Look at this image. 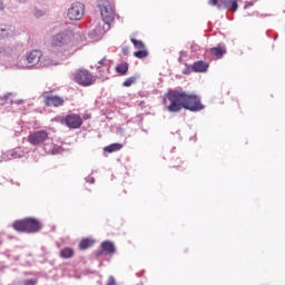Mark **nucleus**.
<instances>
[{
	"instance_id": "obj_8",
	"label": "nucleus",
	"mask_w": 285,
	"mask_h": 285,
	"mask_svg": "<svg viewBox=\"0 0 285 285\" xmlns=\"http://www.w3.org/2000/svg\"><path fill=\"white\" fill-rule=\"evenodd\" d=\"M42 55L43 53H41V50H31L27 56V63L24 66L21 65V68H35V66L41 61Z\"/></svg>"
},
{
	"instance_id": "obj_4",
	"label": "nucleus",
	"mask_w": 285,
	"mask_h": 285,
	"mask_svg": "<svg viewBox=\"0 0 285 285\" xmlns=\"http://www.w3.org/2000/svg\"><path fill=\"white\" fill-rule=\"evenodd\" d=\"M97 8L100 10L102 21L110 26L115 21V9L108 0H98Z\"/></svg>"
},
{
	"instance_id": "obj_26",
	"label": "nucleus",
	"mask_w": 285,
	"mask_h": 285,
	"mask_svg": "<svg viewBox=\"0 0 285 285\" xmlns=\"http://www.w3.org/2000/svg\"><path fill=\"white\" fill-rule=\"evenodd\" d=\"M107 285H116L115 277L110 276V277L108 278Z\"/></svg>"
},
{
	"instance_id": "obj_1",
	"label": "nucleus",
	"mask_w": 285,
	"mask_h": 285,
	"mask_svg": "<svg viewBox=\"0 0 285 285\" xmlns=\"http://www.w3.org/2000/svg\"><path fill=\"white\" fill-rule=\"evenodd\" d=\"M165 108L168 112H180V110H190L199 112L204 110L202 99L197 95L187 94L186 91L169 90L164 98Z\"/></svg>"
},
{
	"instance_id": "obj_24",
	"label": "nucleus",
	"mask_w": 285,
	"mask_h": 285,
	"mask_svg": "<svg viewBox=\"0 0 285 285\" xmlns=\"http://www.w3.org/2000/svg\"><path fill=\"white\" fill-rule=\"evenodd\" d=\"M24 285H37V278H29L23 281Z\"/></svg>"
},
{
	"instance_id": "obj_5",
	"label": "nucleus",
	"mask_w": 285,
	"mask_h": 285,
	"mask_svg": "<svg viewBox=\"0 0 285 285\" xmlns=\"http://www.w3.org/2000/svg\"><path fill=\"white\" fill-rule=\"evenodd\" d=\"M73 81L82 88H88L95 83V77L88 69H78L73 72Z\"/></svg>"
},
{
	"instance_id": "obj_18",
	"label": "nucleus",
	"mask_w": 285,
	"mask_h": 285,
	"mask_svg": "<svg viewBox=\"0 0 285 285\" xmlns=\"http://www.w3.org/2000/svg\"><path fill=\"white\" fill-rule=\"evenodd\" d=\"M116 71L118 72V75H126V72H128V62L117 65Z\"/></svg>"
},
{
	"instance_id": "obj_15",
	"label": "nucleus",
	"mask_w": 285,
	"mask_h": 285,
	"mask_svg": "<svg viewBox=\"0 0 285 285\" xmlns=\"http://www.w3.org/2000/svg\"><path fill=\"white\" fill-rule=\"evenodd\" d=\"M101 249L107 255H115V244H112L111 242H108V240L102 242Z\"/></svg>"
},
{
	"instance_id": "obj_30",
	"label": "nucleus",
	"mask_w": 285,
	"mask_h": 285,
	"mask_svg": "<svg viewBox=\"0 0 285 285\" xmlns=\"http://www.w3.org/2000/svg\"><path fill=\"white\" fill-rule=\"evenodd\" d=\"M0 55H1V49H0Z\"/></svg>"
},
{
	"instance_id": "obj_21",
	"label": "nucleus",
	"mask_w": 285,
	"mask_h": 285,
	"mask_svg": "<svg viewBox=\"0 0 285 285\" xmlns=\"http://www.w3.org/2000/svg\"><path fill=\"white\" fill-rule=\"evenodd\" d=\"M135 81H137V78H136V77L127 78V79L122 82V86H125V88H130V86H132V83H135Z\"/></svg>"
},
{
	"instance_id": "obj_12",
	"label": "nucleus",
	"mask_w": 285,
	"mask_h": 285,
	"mask_svg": "<svg viewBox=\"0 0 285 285\" xmlns=\"http://www.w3.org/2000/svg\"><path fill=\"white\" fill-rule=\"evenodd\" d=\"M191 70L194 72H206L208 70V63L204 60H199L193 63Z\"/></svg>"
},
{
	"instance_id": "obj_20",
	"label": "nucleus",
	"mask_w": 285,
	"mask_h": 285,
	"mask_svg": "<svg viewBox=\"0 0 285 285\" xmlns=\"http://www.w3.org/2000/svg\"><path fill=\"white\" fill-rule=\"evenodd\" d=\"M134 57H136V59H146V57H148V50L145 49H138V51L134 52Z\"/></svg>"
},
{
	"instance_id": "obj_14",
	"label": "nucleus",
	"mask_w": 285,
	"mask_h": 285,
	"mask_svg": "<svg viewBox=\"0 0 285 285\" xmlns=\"http://www.w3.org/2000/svg\"><path fill=\"white\" fill-rule=\"evenodd\" d=\"M210 53L216 57V59H222L226 55V47L218 45L217 47H214L210 49Z\"/></svg>"
},
{
	"instance_id": "obj_19",
	"label": "nucleus",
	"mask_w": 285,
	"mask_h": 285,
	"mask_svg": "<svg viewBox=\"0 0 285 285\" xmlns=\"http://www.w3.org/2000/svg\"><path fill=\"white\" fill-rule=\"evenodd\" d=\"M130 41L134 45V47L136 48V50H144V49H146V45L144 43V41L137 40L135 38H131Z\"/></svg>"
},
{
	"instance_id": "obj_22",
	"label": "nucleus",
	"mask_w": 285,
	"mask_h": 285,
	"mask_svg": "<svg viewBox=\"0 0 285 285\" xmlns=\"http://www.w3.org/2000/svg\"><path fill=\"white\" fill-rule=\"evenodd\" d=\"M100 66H102L105 68V70H107V72L110 70V63L108 62V60L106 59V57H104L100 61H99Z\"/></svg>"
},
{
	"instance_id": "obj_7",
	"label": "nucleus",
	"mask_w": 285,
	"mask_h": 285,
	"mask_svg": "<svg viewBox=\"0 0 285 285\" xmlns=\"http://www.w3.org/2000/svg\"><path fill=\"white\" fill-rule=\"evenodd\" d=\"M86 14V6L81 2H73L67 10V17L70 21H81Z\"/></svg>"
},
{
	"instance_id": "obj_28",
	"label": "nucleus",
	"mask_w": 285,
	"mask_h": 285,
	"mask_svg": "<svg viewBox=\"0 0 285 285\" xmlns=\"http://www.w3.org/2000/svg\"><path fill=\"white\" fill-rule=\"evenodd\" d=\"M97 70L100 73V77H104V69H101V66H98Z\"/></svg>"
},
{
	"instance_id": "obj_9",
	"label": "nucleus",
	"mask_w": 285,
	"mask_h": 285,
	"mask_svg": "<svg viewBox=\"0 0 285 285\" xmlns=\"http://www.w3.org/2000/svg\"><path fill=\"white\" fill-rule=\"evenodd\" d=\"M83 124V119H81V116L77 114H70L65 117V125L67 128L77 129L81 128Z\"/></svg>"
},
{
	"instance_id": "obj_6",
	"label": "nucleus",
	"mask_w": 285,
	"mask_h": 285,
	"mask_svg": "<svg viewBox=\"0 0 285 285\" xmlns=\"http://www.w3.org/2000/svg\"><path fill=\"white\" fill-rule=\"evenodd\" d=\"M42 99L47 108H61L66 104L63 97L55 95L53 91H43Z\"/></svg>"
},
{
	"instance_id": "obj_23",
	"label": "nucleus",
	"mask_w": 285,
	"mask_h": 285,
	"mask_svg": "<svg viewBox=\"0 0 285 285\" xmlns=\"http://www.w3.org/2000/svg\"><path fill=\"white\" fill-rule=\"evenodd\" d=\"M8 29L6 28H0V39H6L8 37Z\"/></svg>"
},
{
	"instance_id": "obj_11",
	"label": "nucleus",
	"mask_w": 285,
	"mask_h": 285,
	"mask_svg": "<svg viewBox=\"0 0 285 285\" xmlns=\"http://www.w3.org/2000/svg\"><path fill=\"white\" fill-rule=\"evenodd\" d=\"M237 0H219L218 10H233L237 11Z\"/></svg>"
},
{
	"instance_id": "obj_17",
	"label": "nucleus",
	"mask_w": 285,
	"mask_h": 285,
	"mask_svg": "<svg viewBox=\"0 0 285 285\" xmlns=\"http://www.w3.org/2000/svg\"><path fill=\"white\" fill-rule=\"evenodd\" d=\"M124 148V145L119 142L111 144L104 148L105 153H117V150H121Z\"/></svg>"
},
{
	"instance_id": "obj_25",
	"label": "nucleus",
	"mask_w": 285,
	"mask_h": 285,
	"mask_svg": "<svg viewBox=\"0 0 285 285\" xmlns=\"http://www.w3.org/2000/svg\"><path fill=\"white\" fill-rule=\"evenodd\" d=\"M209 6H216L219 10V0H208Z\"/></svg>"
},
{
	"instance_id": "obj_27",
	"label": "nucleus",
	"mask_w": 285,
	"mask_h": 285,
	"mask_svg": "<svg viewBox=\"0 0 285 285\" xmlns=\"http://www.w3.org/2000/svg\"><path fill=\"white\" fill-rule=\"evenodd\" d=\"M122 52H124L125 55H128V52H130V48L124 47V48H122Z\"/></svg>"
},
{
	"instance_id": "obj_3",
	"label": "nucleus",
	"mask_w": 285,
	"mask_h": 285,
	"mask_svg": "<svg viewBox=\"0 0 285 285\" xmlns=\"http://www.w3.org/2000/svg\"><path fill=\"white\" fill-rule=\"evenodd\" d=\"M12 228L16 229L17 233H39V230L42 228V225L39 219L29 217L14 220L12 223Z\"/></svg>"
},
{
	"instance_id": "obj_2",
	"label": "nucleus",
	"mask_w": 285,
	"mask_h": 285,
	"mask_svg": "<svg viewBox=\"0 0 285 285\" xmlns=\"http://www.w3.org/2000/svg\"><path fill=\"white\" fill-rule=\"evenodd\" d=\"M83 41L81 33H75L72 31H63L56 33L50 39V46L52 48H66V46H79Z\"/></svg>"
},
{
	"instance_id": "obj_10",
	"label": "nucleus",
	"mask_w": 285,
	"mask_h": 285,
	"mask_svg": "<svg viewBox=\"0 0 285 285\" xmlns=\"http://www.w3.org/2000/svg\"><path fill=\"white\" fill-rule=\"evenodd\" d=\"M48 139V131L46 130H38L28 136V141L31 146H39V144H43Z\"/></svg>"
},
{
	"instance_id": "obj_29",
	"label": "nucleus",
	"mask_w": 285,
	"mask_h": 285,
	"mask_svg": "<svg viewBox=\"0 0 285 285\" xmlns=\"http://www.w3.org/2000/svg\"><path fill=\"white\" fill-rule=\"evenodd\" d=\"M0 10H3V2L0 1Z\"/></svg>"
},
{
	"instance_id": "obj_16",
	"label": "nucleus",
	"mask_w": 285,
	"mask_h": 285,
	"mask_svg": "<svg viewBox=\"0 0 285 285\" xmlns=\"http://www.w3.org/2000/svg\"><path fill=\"white\" fill-rule=\"evenodd\" d=\"M60 257L62 259H71V257H75V249L71 247H65L60 250Z\"/></svg>"
},
{
	"instance_id": "obj_13",
	"label": "nucleus",
	"mask_w": 285,
	"mask_h": 285,
	"mask_svg": "<svg viewBox=\"0 0 285 285\" xmlns=\"http://www.w3.org/2000/svg\"><path fill=\"white\" fill-rule=\"evenodd\" d=\"M95 246V239L92 238H82L78 245L79 250H88V248H92Z\"/></svg>"
}]
</instances>
